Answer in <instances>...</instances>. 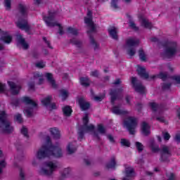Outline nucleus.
Returning a JSON list of instances; mask_svg holds the SVG:
<instances>
[{
  "label": "nucleus",
  "mask_w": 180,
  "mask_h": 180,
  "mask_svg": "<svg viewBox=\"0 0 180 180\" xmlns=\"http://www.w3.org/2000/svg\"><path fill=\"white\" fill-rule=\"evenodd\" d=\"M38 160L44 158H60L63 157V150L60 144L53 145L50 136H47L44 144L38 150L36 153Z\"/></svg>",
  "instance_id": "obj_1"
},
{
  "label": "nucleus",
  "mask_w": 180,
  "mask_h": 180,
  "mask_svg": "<svg viewBox=\"0 0 180 180\" xmlns=\"http://www.w3.org/2000/svg\"><path fill=\"white\" fill-rule=\"evenodd\" d=\"M88 114H86L83 117V127L79 131V140H82L84 139V133H89V134H92L93 137L96 139V140H99V134L98 132L95 131V126L94 124H90L88 125Z\"/></svg>",
  "instance_id": "obj_2"
},
{
  "label": "nucleus",
  "mask_w": 180,
  "mask_h": 180,
  "mask_svg": "<svg viewBox=\"0 0 180 180\" xmlns=\"http://www.w3.org/2000/svg\"><path fill=\"white\" fill-rule=\"evenodd\" d=\"M18 8L21 15H22L20 20L16 22V25L18 27L22 29V30L29 32V29H30V27H29V24H27V20L26 19V6H25V4H19Z\"/></svg>",
  "instance_id": "obj_3"
},
{
  "label": "nucleus",
  "mask_w": 180,
  "mask_h": 180,
  "mask_svg": "<svg viewBox=\"0 0 180 180\" xmlns=\"http://www.w3.org/2000/svg\"><path fill=\"white\" fill-rule=\"evenodd\" d=\"M21 102L30 106V107H27L24 110V113L25 116H27V117H32V116H33V109L37 107V103L27 96L22 97L21 98Z\"/></svg>",
  "instance_id": "obj_4"
},
{
  "label": "nucleus",
  "mask_w": 180,
  "mask_h": 180,
  "mask_svg": "<svg viewBox=\"0 0 180 180\" xmlns=\"http://www.w3.org/2000/svg\"><path fill=\"white\" fill-rule=\"evenodd\" d=\"M0 129L3 133H12L13 127L11 126V123L6 119V113L5 111L0 112Z\"/></svg>",
  "instance_id": "obj_5"
},
{
  "label": "nucleus",
  "mask_w": 180,
  "mask_h": 180,
  "mask_svg": "<svg viewBox=\"0 0 180 180\" xmlns=\"http://www.w3.org/2000/svg\"><path fill=\"white\" fill-rule=\"evenodd\" d=\"M124 126L127 129L130 134H134L137 126V119L133 117H129L124 120Z\"/></svg>",
  "instance_id": "obj_6"
},
{
  "label": "nucleus",
  "mask_w": 180,
  "mask_h": 180,
  "mask_svg": "<svg viewBox=\"0 0 180 180\" xmlns=\"http://www.w3.org/2000/svg\"><path fill=\"white\" fill-rule=\"evenodd\" d=\"M140 41L136 37H129L126 41L127 46L129 47L128 54L129 56H134L136 54V49L133 47L139 46Z\"/></svg>",
  "instance_id": "obj_7"
},
{
  "label": "nucleus",
  "mask_w": 180,
  "mask_h": 180,
  "mask_svg": "<svg viewBox=\"0 0 180 180\" xmlns=\"http://www.w3.org/2000/svg\"><path fill=\"white\" fill-rule=\"evenodd\" d=\"M55 13H50L49 16L44 17V20L46 23L47 26L49 27H53V26H58L59 29V34H64V31L63 30V27L60 24L54 22Z\"/></svg>",
  "instance_id": "obj_8"
},
{
  "label": "nucleus",
  "mask_w": 180,
  "mask_h": 180,
  "mask_svg": "<svg viewBox=\"0 0 180 180\" xmlns=\"http://www.w3.org/2000/svg\"><path fill=\"white\" fill-rule=\"evenodd\" d=\"M45 165L47 167V168H49V169H46V168H41L39 171L41 175H46L47 176H49V175L53 174V171L57 169L56 162H45Z\"/></svg>",
  "instance_id": "obj_9"
},
{
  "label": "nucleus",
  "mask_w": 180,
  "mask_h": 180,
  "mask_svg": "<svg viewBox=\"0 0 180 180\" xmlns=\"http://www.w3.org/2000/svg\"><path fill=\"white\" fill-rule=\"evenodd\" d=\"M176 54V43H169L167 44L166 50L163 53V58H171Z\"/></svg>",
  "instance_id": "obj_10"
},
{
  "label": "nucleus",
  "mask_w": 180,
  "mask_h": 180,
  "mask_svg": "<svg viewBox=\"0 0 180 180\" xmlns=\"http://www.w3.org/2000/svg\"><path fill=\"white\" fill-rule=\"evenodd\" d=\"M84 23H86L89 28L88 33H95V32H96V25L92 21V11H88L87 16L84 18Z\"/></svg>",
  "instance_id": "obj_11"
},
{
  "label": "nucleus",
  "mask_w": 180,
  "mask_h": 180,
  "mask_svg": "<svg viewBox=\"0 0 180 180\" xmlns=\"http://www.w3.org/2000/svg\"><path fill=\"white\" fill-rule=\"evenodd\" d=\"M131 84L136 91L139 94H146V88L140 83H137V79L136 77L131 78Z\"/></svg>",
  "instance_id": "obj_12"
},
{
  "label": "nucleus",
  "mask_w": 180,
  "mask_h": 180,
  "mask_svg": "<svg viewBox=\"0 0 180 180\" xmlns=\"http://www.w3.org/2000/svg\"><path fill=\"white\" fill-rule=\"evenodd\" d=\"M51 99H53V96H47L41 101V103L44 106H49L51 110L56 109L57 108V105L54 103H51Z\"/></svg>",
  "instance_id": "obj_13"
},
{
  "label": "nucleus",
  "mask_w": 180,
  "mask_h": 180,
  "mask_svg": "<svg viewBox=\"0 0 180 180\" xmlns=\"http://www.w3.org/2000/svg\"><path fill=\"white\" fill-rule=\"evenodd\" d=\"M0 34L1 35V40L6 44H10L12 42V36L9 32L0 30Z\"/></svg>",
  "instance_id": "obj_14"
},
{
  "label": "nucleus",
  "mask_w": 180,
  "mask_h": 180,
  "mask_svg": "<svg viewBox=\"0 0 180 180\" xmlns=\"http://www.w3.org/2000/svg\"><path fill=\"white\" fill-rule=\"evenodd\" d=\"M8 84L10 86V92L12 94V95H18L22 86H20L19 84H15L13 82H8Z\"/></svg>",
  "instance_id": "obj_15"
},
{
  "label": "nucleus",
  "mask_w": 180,
  "mask_h": 180,
  "mask_svg": "<svg viewBox=\"0 0 180 180\" xmlns=\"http://www.w3.org/2000/svg\"><path fill=\"white\" fill-rule=\"evenodd\" d=\"M171 157V152H169V149L167 146H162L161 150V161H168V158Z\"/></svg>",
  "instance_id": "obj_16"
},
{
  "label": "nucleus",
  "mask_w": 180,
  "mask_h": 180,
  "mask_svg": "<svg viewBox=\"0 0 180 180\" xmlns=\"http://www.w3.org/2000/svg\"><path fill=\"white\" fill-rule=\"evenodd\" d=\"M133 176H134V170L132 167H125V177L122 180H131L130 178H133Z\"/></svg>",
  "instance_id": "obj_17"
},
{
  "label": "nucleus",
  "mask_w": 180,
  "mask_h": 180,
  "mask_svg": "<svg viewBox=\"0 0 180 180\" xmlns=\"http://www.w3.org/2000/svg\"><path fill=\"white\" fill-rule=\"evenodd\" d=\"M139 19L143 27H146V29H151V27H153L151 22H150L144 15H139Z\"/></svg>",
  "instance_id": "obj_18"
},
{
  "label": "nucleus",
  "mask_w": 180,
  "mask_h": 180,
  "mask_svg": "<svg viewBox=\"0 0 180 180\" xmlns=\"http://www.w3.org/2000/svg\"><path fill=\"white\" fill-rule=\"evenodd\" d=\"M78 103L82 110H86V109H89L91 107V104L85 101V98H79L78 99Z\"/></svg>",
  "instance_id": "obj_19"
},
{
  "label": "nucleus",
  "mask_w": 180,
  "mask_h": 180,
  "mask_svg": "<svg viewBox=\"0 0 180 180\" xmlns=\"http://www.w3.org/2000/svg\"><path fill=\"white\" fill-rule=\"evenodd\" d=\"M45 77L52 88H57V84L56 83V80L53 78V75H51V73H46Z\"/></svg>",
  "instance_id": "obj_20"
},
{
  "label": "nucleus",
  "mask_w": 180,
  "mask_h": 180,
  "mask_svg": "<svg viewBox=\"0 0 180 180\" xmlns=\"http://www.w3.org/2000/svg\"><path fill=\"white\" fill-rule=\"evenodd\" d=\"M136 71L139 75H140V77H141L142 78H145V79H147V78H148V73L146 72V68L138 65Z\"/></svg>",
  "instance_id": "obj_21"
},
{
  "label": "nucleus",
  "mask_w": 180,
  "mask_h": 180,
  "mask_svg": "<svg viewBox=\"0 0 180 180\" xmlns=\"http://www.w3.org/2000/svg\"><path fill=\"white\" fill-rule=\"evenodd\" d=\"M49 132L51 133L53 139H60L61 136L60 134V130L57 127H52L49 129Z\"/></svg>",
  "instance_id": "obj_22"
},
{
  "label": "nucleus",
  "mask_w": 180,
  "mask_h": 180,
  "mask_svg": "<svg viewBox=\"0 0 180 180\" xmlns=\"http://www.w3.org/2000/svg\"><path fill=\"white\" fill-rule=\"evenodd\" d=\"M108 32L112 39L117 40V33L119 32V30L116 28V27H110L108 29Z\"/></svg>",
  "instance_id": "obj_23"
},
{
  "label": "nucleus",
  "mask_w": 180,
  "mask_h": 180,
  "mask_svg": "<svg viewBox=\"0 0 180 180\" xmlns=\"http://www.w3.org/2000/svg\"><path fill=\"white\" fill-rule=\"evenodd\" d=\"M141 131L144 136H148V134H150V125H148L147 122H142Z\"/></svg>",
  "instance_id": "obj_24"
},
{
  "label": "nucleus",
  "mask_w": 180,
  "mask_h": 180,
  "mask_svg": "<svg viewBox=\"0 0 180 180\" xmlns=\"http://www.w3.org/2000/svg\"><path fill=\"white\" fill-rule=\"evenodd\" d=\"M17 40H18L19 44H20L25 50H26L27 49L29 48V44H27V43H26V41H25V39H23V37H22V35H20V34L17 35Z\"/></svg>",
  "instance_id": "obj_25"
},
{
  "label": "nucleus",
  "mask_w": 180,
  "mask_h": 180,
  "mask_svg": "<svg viewBox=\"0 0 180 180\" xmlns=\"http://www.w3.org/2000/svg\"><path fill=\"white\" fill-rule=\"evenodd\" d=\"M112 113L115 115H127V111L123 110L119 106H114L112 109Z\"/></svg>",
  "instance_id": "obj_26"
},
{
  "label": "nucleus",
  "mask_w": 180,
  "mask_h": 180,
  "mask_svg": "<svg viewBox=\"0 0 180 180\" xmlns=\"http://www.w3.org/2000/svg\"><path fill=\"white\" fill-rule=\"evenodd\" d=\"M77 148L75 147V142L68 143L67 146V151L69 154H72V153H75Z\"/></svg>",
  "instance_id": "obj_27"
},
{
  "label": "nucleus",
  "mask_w": 180,
  "mask_h": 180,
  "mask_svg": "<svg viewBox=\"0 0 180 180\" xmlns=\"http://www.w3.org/2000/svg\"><path fill=\"white\" fill-rule=\"evenodd\" d=\"M122 91V89H118L115 91H111L110 93V95L111 96V102L113 103L115 101H116V98L117 97V94L120 93Z\"/></svg>",
  "instance_id": "obj_28"
},
{
  "label": "nucleus",
  "mask_w": 180,
  "mask_h": 180,
  "mask_svg": "<svg viewBox=\"0 0 180 180\" xmlns=\"http://www.w3.org/2000/svg\"><path fill=\"white\" fill-rule=\"evenodd\" d=\"M71 172V168L68 167L63 169V170L60 172V179H64Z\"/></svg>",
  "instance_id": "obj_29"
},
{
  "label": "nucleus",
  "mask_w": 180,
  "mask_h": 180,
  "mask_svg": "<svg viewBox=\"0 0 180 180\" xmlns=\"http://www.w3.org/2000/svg\"><path fill=\"white\" fill-rule=\"evenodd\" d=\"M63 112L65 116H70L72 110L71 109V107L66 105L63 108Z\"/></svg>",
  "instance_id": "obj_30"
},
{
  "label": "nucleus",
  "mask_w": 180,
  "mask_h": 180,
  "mask_svg": "<svg viewBox=\"0 0 180 180\" xmlns=\"http://www.w3.org/2000/svg\"><path fill=\"white\" fill-rule=\"evenodd\" d=\"M150 147L153 153H157V151L160 150V148H158V146L155 145V142L154 141V140L150 141Z\"/></svg>",
  "instance_id": "obj_31"
},
{
  "label": "nucleus",
  "mask_w": 180,
  "mask_h": 180,
  "mask_svg": "<svg viewBox=\"0 0 180 180\" xmlns=\"http://www.w3.org/2000/svg\"><path fill=\"white\" fill-rule=\"evenodd\" d=\"M150 108L153 112L157 115L158 113H160V108L158 107V105L155 103H150Z\"/></svg>",
  "instance_id": "obj_32"
},
{
  "label": "nucleus",
  "mask_w": 180,
  "mask_h": 180,
  "mask_svg": "<svg viewBox=\"0 0 180 180\" xmlns=\"http://www.w3.org/2000/svg\"><path fill=\"white\" fill-rule=\"evenodd\" d=\"M68 95H70V93H68V91L65 89L60 90V97L62 98L63 101H65V99L68 98Z\"/></svg>",
  "instance_id": "obj_33"
},
{
  "label": "nucleus",
  "mask_w": 180,
  "mask_h": 180,
  "mask_svg": "<svg viewBox=\"0 0 180 180\" xmlns=\"http://www.w3.org/2000/svg\"><path fill=\"white\" fill-rule=\"evenodd\" d=\"M80 84L83 85V86H88L89 85V79L88 77H81Z\"/></svg>",
  "instance_id": "obj_34"
},
{
  "label": "nucleus",
  "mask_w": 180,
  "mask_h": 180,
  "mask_svg": "<svg viewBox=\"0 0 180 180\" xmlns=\"http://www.w3.org/2000/svg\"><path fill=\"white\" fill-rule=\"evenodd\" d=\"M68 33L69 34H72V36H77V34H78V30L70 27L68 28Z\"/></svg>",
  "instance_id": "obj_35"
},
{
  "label": "nucleus",
  "mask_w": 180,
  "mask_h": 180,
  "mask_svg": "<svg viewBox=\"0 0 180 180\" xmlns=\"http://www.w3.org/2000/svg\"><path fill=\"white\" fill-rule=\"evenodd\" d=\"M116 167V160L115 158H112L110 162L107 165L108 168H115Z\"/></svg>",
  "instance_id": "obj_36"
},
{
  "label": "nucleus",
  "mask_w": 180,
  "mask_h": 180,
  "mask_svg": "<svg viewBox=\"0 0 180 180\" xmlns=\"http://www.w3.org/2000/svg\"><path fill=\"white\" fill-rule=\"evenodd\" d=\"M34 78L39 79V84H43L44 79H43L40 73H35Z\"/></svg>",
  "instance_id": "obj_37"
},
{
  "label": "nucleus",
  "mask_w": 180,
  "mask_h": 180,
  "mask_svg": "<svg viewBox=\"0 0 180 180\" xmlns=\"http://www.w3.org/2000/svg\"><path fill=\"white\" fill-rule=\"evenodd\" d=\"M139 57L142 61H146V60L147 59V57L146 56V54L144 53V51H143V49L139 50Z\"/></svg>",
  "instance_id": "obj_38"
},
{
  "label": "nucleus",
  "mask_w": 180,
  "mask_h": 180,
  "mask_svg": "<svg viewBox=\"0 0 180 180\" xmlns=\"http://www.w3.org/2000/svg\"><path fill=\"white\" fill-rule=\"evenodd\" d=\"M98 131L100 134H105V127H103V125L101 124L98 125Z\"/></svg>",
  "instance_id": "obj_39"
},
{
  "label": "nucleus",
  "mask_w": 180,
  "mask_h": 180,
  "mask_svg": "<svg viewBox=\"0 0 180 180\" xmlns=\"http://www.w3.org/2000/svg\"><path fill=\"white\" fill-rule=\"evenodd\" d=\"M71 43L72 44H75V46H77V47H79L81 46V41L74 38L73 39H71Z\"/></svg>",
  "instance_id": "obj_40"
},
{
  "label": "nucleus",
  "mask_w": 180,
  "mask_h": 180,
  "mask_svg": "<svg viewBox=\"0 0 180 180\" xmlns=\"http://www.w3.org/2000/svg\"><path fill=\"white\" fill-rule=\"evenodd\" d=\"M0 94H6V86L0 83Z\"/></svg>",
  "instance_id": "obj_41"
},
{
  "label": "nucleus",
  "mask_w": 180,
  "mask_h": 180,
  "mask_svg": "<svg viewBox=\"0 0 180 180\" xmlns=\"http://www.w3.org/2000/svg\"><path fill=\"white\" fill-rule=\"evenodd\" d=\"M105 98V93L102 96H96L94 97V99L96 102H101Z\"/></svg>",
  "instance_id": "obj_42"
},
{
  "label": "nucleus",
  "mask_w": 180,
  "mask_h": 180,
  "mask_svg": "<svg viewBox=\"0 0 180 180\" xmlns=\"http://www.w3.org/2000/svg\"><path fill=\"white\" fill-rule=\"evenodd\" d=\"M35 65L37 67V68H44V67H46V63L43 61H39L35 64Z\"/></svg>",
  "instance_id": "obj_43"
},
{
  "label": "nucleus",
  "mask_w": 180,
  "mask_h": 180,
  "mask_svg": "<svg viewBox=\"0 0 180 180\" xmlns=\"http://www.w3.org/2000/svg\"><path fill=\"white\" fill-rule=\"evenodd\" d=\"M121 144L125 147H130V142L127 139H122Z\"/></svg>",
  "instance_id": "obj_44"
},
{
  "label": "nucleus",
  "mask_w": 180,
  "mask_h": 180,
  "mask_svg": "<svg viewBox=\"0 0 180 180\" xmlns=\"http://www.w3.org/2000/svg\"><path fill=\"white\" fill-rule=\"evenodd\" d=\"M90 43H91V46L94 47V50H96V49H98V45L95 41V39H94V38H91Z\"/></svg>",
  "instance_id": "obj_45"
},
{
  "label": "nucleus",
  "mask_w": 180,
  "mask_h": 180,
  "mask_svg": "<svg viewBox=\"0 0 180 180\" xmlns=\"http://www.w3.org/2000/svg\"><path fill=\"white\" fill-rule=\"evenodd\" d=\"M136 146L138 151H143V148H144V147L143 146V144H141V143L136 142Z\"/></svg>",
  "instance_id": "obj_46"
},
{
  "label": "nucleus",
  "mask_w": 180,
  "mask_h": 180,
  "mask_svg": "<svg viewBox=\"0 0 180 180\" xmlns=\"http://www.w3.org/2000/svg\"><path fill=\"white\" fill-rule=\"evenodd\" d=\"M158 78H160V79H162L163 81H165L167 79V74L160 72L158 75Z\"/></svg>",
  "instance_id": "obj_47"
},
{
  "label": "nucleus",
  "mask_w": 180,
  "mask_h": 180,
  "mask_svg": "<svg viewBox=\"0 0 180 180\" xmlns=\"http://www.w3.org/2000/svg\"><path fill=\"white\" fill-rule=\"evenodd\" d=\"M15 120L18 122V123H22L23 119L22 118V115L20 114L15 115Z\"/></svg>",
  "instance_id": "obj_48"
},
{
  "label": "nucleus",
  "mask_w": 180,
  "mask_h": 180,
  "mask_svg": "<svg viewBox=\"0 0 180 180\" xmlns=\"http://www.w3.org/2000/svg\"><path fill=\"white\" fill-rule=\"evenodd\" d=\"M173 81L176 82V84H180V76L179 75H174L172 77Z\"/></svg>",
  "instance_id": "obj_49"
},
{
  "label": "nucleus",
  "mask_w": 180,
  "mask_h": 180,
  "mask_svg": "<svg viewBox=\"0 0 180 180\" xmlns=\"http://www.w3.org/2000/svg\"><path fill=\"white\" fill-rule=\"evenodd\" d=\"M4 6L6 9H11V0H4Z\"/></svg>",
  "instance_id": "obj_50"
},
{
  "label": "nucleus",
  "mask_w": 180,
  "mask_h": 180,
  "mask_svg": "<svg viewBox=\"0 0 180 180\" xmlns=\"http://www.w3.org/2000/svg\"><path fill=\"white\" fill-rule=\"evenodd\" d=\"M21 133L23 134V136H25V137H27V128L22 127L21 129Z\"/></svg>",
  "instance_id": "obj_51"
},
{
  "label": "nucleus",
  "mask_w": 180,
  "mask_h": 180,
  "mask_svg": "<svg viewBox=\"0 0 180 180\" xmlns=\"http://www.w3.org/2000/svg\"><path fill=\"white\" fill-rule=\"evenodd\" d=\"M129 27H131L134 30H139V27L136 26V24L133 21L129 22Z\"/></svg>",
  "instance_id": "obj_52"
},
{
  "label": "nucleus",
  "mask_w": 180,
  "mask_h": 180,
  "mask_svg": "<svg viewBox=\"0 0 180 180\" xmlns=\"http://www.w3.org/2000/svg\"><path fill=\"white\" fill-rule=\"evenodd\" d=\"M163 137L165 140L168 141L171 138V136H169L168 132H163Z\"/></svg>",
  "instance_id": "obj_53"
},
{
  "label": "nucleus",
  "mask_w": 180,
  "mask_h": 180,
  "mask_svg": "<svg viewBox=\"0 0 180 180\" xmlns=\"http://www.w3.org/2000/svg\"><path fill=\"white\" fill-rule=\"evenodd\" d=\"M117 2H119V0H112L111 5L112 8H117Z\"/></svg>",
  "instance_id": "obj_54"
},
{
  "label": "nucleus",
  "mask_w": 180,
  "mask_h": 180,
  "mask_svg": "<svg viewBox=\"0 0 180 180\" xmlns=\"http://www.w3.org/2000/svg\"><path fill=\"white\" fill-rule=\"evenodd\" d=\"M6 165V162H5L4 160L0 162V174H2V168H4Z\"/></svg>",
  "instance_id": "obj_55"
},
{
  "label": "nucleus",
  "mask_w": 180,
  "mask_h": 180,
  "mask_svg": "<svg viewBox=\"0 0 180 180\" xmlns=\"http://www.w3.org/2000/svg\"><path fill=\"white\" fill-rule=\"evenodd\" d=\"M28 87H29V89L30 91H32L33 89H34V84L33 83H29L28 84Z\"/></svg>",
  "instance_id": "obj_56"
},
{
  "label": "nucleus",
  "mask_w": 180,
  "mask_h": 180,
  "mask_svg": "<svg viewBox=\"0 0 180 180\" xmlns=\"http://www.w3.org/2000/svg\"><path fill=\"white\" fill-rule=\"evenodd\" d=\"M175 141L177 143H180V134H176L175 136Z\"/></svg>",
  "instance_id": "obj_57"
},
{
  "label": "nucleus",
  "mask_w": 180,
  "mask_h": 180,
  "mask_svg": "<svg viewBox=\"0 0 180 180\" xmlns=\"http://www.w3.org/2000/svg\"><path fill=\"white\" fill-rule=\"evenodd\" d=\"M91 75L92 77H98V75H99V73L97 70H94L91 72Z\"/></svg>",
  "instance_id": "obj_58"
},
{
  "label": "nucleus",
  "mask_w": 180,
  "mask_h": 180,
  "mask_svg": "<svg viewBox=\"0 0 180 180\" xmlns=\"http://www.w3.org/2000/svg\"><path fill=\"white\" fill-rule=\"evenodd\" d=\"M171 86V84H164L162 86L163 89H168V88H169Z\"/></svg>",
  "instance_id": "obj_59"
},
{
  "label": "nucleus",
  "mask_w": 180,
  "mask_h": 180,
  "mask_svg": "<svg viewBox=\"0 0 180 180\" xmlns=\"http://www.w3.org/2000/svg\"><path fill=\"white\" fill-rule=\"evenodd\" d=\"M156 119L159 122H164V117H156Z\"/></svg>",
  "instance_id": "obj_60"
},
{
  "label": "nucleus",
  "mask_w": 180,
  "mask_h": 180,
  "mask_svg": "<svg viewBox=\"0 0 180 180\" xmlns=\"http://www.w3.org/2000/svg\"><path fill=\"white\" fill-rule=\"evenodd\" d=\"M108 137L111 143H113L115 141L113 139V136H112L111 135H108Z\"/></svg>",
  "instance_id": "obj_61"
},
{
  "label": "nucleus",
  "mask_w": 180,
  "mask_h": 180,
  "mask_svg": "<svg viewBox=\"0 0 180 180\" xmlns=\"http://www.w3.org/2000/svg\"><path fill=\"white\" fill-rule=\"evenodd\" d=\"M20 176L21 179H23V178H25V173H23L22 171H20Z\"/></svg>",
  "instance_id": "obj_62"
},
{
  "label": "nucleus",
  "mask_w": 180,
  "mask_h": 180,
  "mask_svg": "<svg viewBox=\"0 0 180 180\" xmlns=\"http://www.w3.org/2000/svg\"><path fill=\"white\" fill-rule=\"evenodd\" d=\"M121 81L120 79H117L115 82V85H119V84H120Z\"/></svg>",
  "instance_id": "obj_63"
},
{
  "label": "nucleus",
  "mask_w": 180,
  "mask_h": 180,
  "mask_svg": "<svg viewBox=\"0 0 180 180\" xmlns=\"http://www.w3.org/2000/svg\"><path fill=\"white\" fill-rule=\"evenodd\" d=\"M34 1L37 5H39V4H41V0H34Z\"/></svg>",
  "instance_id": "obj_64"
}]
</instances>
